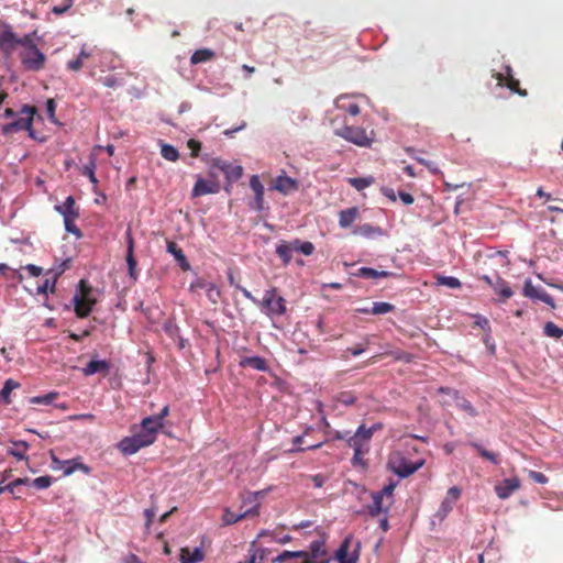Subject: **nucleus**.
Wrapping results in <instances>:
<instances>
[{
	"label": "nucleus",
	"instance_id": "nucleus-1",
	"mask_svg": "<svg viewBox=\"0 0 563 563\" xmlns=\"http://www.w3.org/2000/svg\"><path fill=\"white\" fill-rule=\"evenodd\" d=\"M36 113V108L25 104L18 112V117L10 123L3 124L1 128L3 135L14 134L20 131H27L30 136L33 137V118Z\"/></svg>",
	"mask_w": 563,
	"mask_h": 563
},
{
	"label": "nucleus",
	"instance_id": "nucleus-2",
	"mask_svg": "<svg viewBox=\"0 0 563 563\" xmlns=\"http://www.w3.org/2000/svg\"><path fill=\"white\" fill-rule=\"evenodd\" d=\"M265 495V490H260L255 493H250L245 497L244 501L254 503V506L250 509H246L245 511L241 514H235L231 511L229 508L224 509L222 520L225 525H233L239 521H241L244 518L251 517V516H257L260 512L261 504L258 501V498H262Z\"/></svg>",
	"mask_w": 563,
	"mask_h": 563
},
{
	"label": "nucleus",
	"instance_id": "nucleus-3",
	"mask_svg": "<svg viewBox=\"0 0 563 563\" xmlns=\"http://www.w3.org/2000/svg\"><path fill=\"white\" fill-rule=\"evenodd\" d=\"M96 300L91 298V287L85 279L79 282V291L74 297L75 312L79 318H86L92 310Z\"/></svg>",
	"mask_w": 563,
	"mask_h": 563
},
{
	"label": "nucleus",
	"instance_id": "nucleus-4",
	"mask_svg": "<svg viewBox=\"0 0 563 563\" xmlns=\"http://www.w3.org/2000/svg\"><path fill=\"white\" fill-rule=\"evenodd\" d=\"M334 133L335 135L357 146L368 147L373 143V132L367 134L366 130L360 126L344 125L341 129H336Z\"/></svg>",
	"mask_w": 563,
	"mask_h": 563
},
{
	"label": "nucleus",
	"instance_id": "nucleus-5",
	"mask_svg": "<svg viewBox=\"0 0 563 563\" xmlns=\"http://www.w3.org/2000/svg\"><path fill=\"white\" fill-rule=\"evenodd\" d=\"M275 287L265 291L261 306L266 309L268 316H282L286 312V300L283 297H276Z\"/></svg>",
	"mask_w": 563,
	"mask_h": 563
},
{
	"label": "nucleus",
	"instance_id": "nucleus-6",
	"mask_svg": "<svg viewBox=\"0 0 563 563\" xmlns=\"http://www.w3.org/2000/svg\"><path fill=\"white\" fill-rule=\"evenodd\" d=\"M46 56L36 47V45L30 46V48L23 49L21 53V63L25 69L31 71H38L44 68Z\"/></svg>",
	"mask_w": 563,
	"mask_h": 563
},
{
	"label": "nucleus",
	"instance_id": "nucleus-7",
	"mask_svg": "<svg viewBox=\"0 0 563 563\" xmlns=\"http://www.w3.org/2000/svg\"><path fill=\"white\" fill-rule=\"evenodd\" d=\"M424 464L423 460L411 463L399 455L390 457L388 465L391 471L400 477H408Z\"/></svg>",
	"mask_w": 563,
	"mask_h": 563
},
{
	"label": "nucleus",
	"instance_id": "nucleus-8",
	"mask_svg": "<svg viewBox=\"0 0 563 563\" xmlns=\"http://www.w3.org/2000/svg\"><path fill=\"white\" fill-rule=\"evenodd\" d=\"M376 427L366 429L364 424L360 426L356 432L347 438V444L353 451H368L369 441L374 434Z\"/></svg>",
	"mask_w": 563,
	"mask_h": 563
},
{
	"label": "nucleus",
	"instance_id": "nucleus-9",
	"mask_svg": "<svg viewBox=\"0 0 563 563\" xmlns=\"http://www.w3.org/2000/svg\"><path fill=\"white\" fill-rule=\"evenodd\" d=\"M522 295L529 299L542 301L552 308L555 306L553 298L543 288L536 287L531 279L525 280Z\"/></svg>",
	"mask_w": 563,
	"mask_h": 563
},
{
	"label": "nucleus",
	"instance_id": "nucleus-10",
	"mask_svg": "<svg viewBox=\"0 0 563 563\" xmlns=\"http://www.w3.org/2000/svg\"><path fill=\"white\" fill-rule=\"evenodd\" d=\"M299 188V181L295 178H291L283 172L282 175H278L271 185V189L276 190L284 196H287L291 192L297 191Z\"/></svg>",
	"mask_w": 563,
	"mask_h": 563
},
{
	"label": "nucleus",
	"instance_id": "nucleus-11",
	"mask_svg": "<svg viewBox=\"0 0 563 563\" xmlns=\"http://www.w3.org/2000/svg\"><path fill=\"white\" fill-rule=\"evenodd\" d=\"M494 77L499 86H506L512 92L518 93L521 97L527 96V90L519 87V80L512 76V69L510 66H506V74L496 73Z\"/></svg>",
	"mask_w": 563,
	"mask_h": 563
},
{
	"label": "nucleus",
	"instance_id": "nucleus-12",
	"mask_svg": "<svg viewBox=\"0 0 563 563\" xmlns=\"http://www.w3.org/2000/svg\"><path fill=\"white\" fill-rule=\"evenodd\" d=\"M302 560L310 563H322L327 561L329 563L328 552L323 540H316L310 544V551H306V555H302Z\"/></svg>",
	"mask_w": 563,
	"mask_h": 563
},
{
	"label": "nucleus",
	"instance_id": "nucleus-13",
	"mask_svg": "<svg viewBox=\"0 0 563 563\" xmlns=\"http://www.w3.org/2000/svg\"><path fill=\"white\" fill-rule=\"evenodd\" d=\"M351 542L352 538L346 537L336 550L335 559L339 563H357L360 544L357 543L354 552L350 554Z\"/></svg>",
	"mask_w": 563,
	"mask_h": 563
},
{
	"label": "nucleus",
	"instance_id": "nucleus-14",
	"mask_svg": "<svg viewBox=\"0 0 563 563\" xmlns=\"http://www.w3.org/2000/svg\"><path fill=\"white\" fill-rule=\"evenodd\" d=\"M211 168L221 170L229 180H238L242 177L243 168L239 165H233L227 161L214 158Z\"/></svg>",
	"mask_w": 563,
	"mask_h": 563
},
{
	"label": "nucleus",
	"instance_id": "nucleus-15",
	"mask_svg": "<svg viewBox=\"0 0 563 563\" xmlns=\"http://www.w3.org/2000/svg\"><path fill=\"white\" fill-rule=\"evenodd\" d=\"M439 394L448 395L450 396L455 402L456 406L465 411L468 416L475 417L477 416L476 409L473 407V405L465 398L460 397L459 391L449 387H440L438 389Z\"/></svg>",
	"mask_w": 563,
	"mask_h": 563
},
{
	"label": "nucleus",
	"instance_id": "nucleus-16",
	"mask_svg": "<svg viewBox=\"0 0 563 563\" xmlns=\"http://www.w3.org/2000/svg\"><path fill=\"white\" fill-rule=\"evenodd\" d=\"M220 185L217 180L203 179L198 177L192 188L191 196L194 198L201 197L209 194H218Z\"/></svg>",
	"mask_w": 563,
	"mask_h": 563
},
{
	"label": "nucleus",
	"instance_id": "nucleus-17",
	"mask_svg": "<svg viewBox=\"0 0 563 563\" xmlns=\"http://www.w3.org/2000/svg\"><path fill=\"white\" fill-rule=\"evenodd\" d=\"M520 488V481L518 477L505 478L495 485V492L500 499H507L516 490Z\"/></svg>",
	"mask_w": 563,
	"mask_h": 563
},
{
	"label": "nucleus",
	"instance_id": "nucleus-18",
	"mask_svg": "<svg viewBox=\"0 0 563 563\" xmlns=\"http://www.w3.org/2000/svg\"><path fill=\"white\" fill-rule=\"evenodd\" d=\"M18 46V36L9 25H0V51L12 52Z\"/></svg>",
	"mask_w": 563,
	"mask_h": 563
},
{
	"label": "nucleus",
	"instance_id": "nucleus-19",
	"mask_svg": "<svg viewBox=\"0 0 563 563\" xmlns=\"http://www.w3.org/2000/svg\"><path fill=\"white\" fill-rule=\"evenodd\" d=\"M460 497L461 489L456 486L451 487L439 508L438 515L441 518H444L453 509L454 504L459 500Z\"/></svg>",
	"mask_w": 563,
	"mask_h": 563
},
{
	"label": "nucleus",
	"instance_id": "nucleus-20",
	"mask_svg": "<svg viewBox=\"0 0 563 563\" xmlns=\"http://www.w3.org/2000/svg\"><path fill=\"white\" fill-rule=\"evenodd\" d=\"M120 451L126 455L136 453L140 449L146 446V441L141 440L134 434L132 437L123 438L118 444Z\"/></svg>",
	"mask_w": 563,
	"mask_h": 563
},
{
	"label": "nucleus",
	"instance_id": "nucleus-21",
	"mask_svg": "<svg viewBox=\"0 0 563 563\" xmlns=\"http://www.w3.org/2000/svg\"><path fill=\"white\" fill-rule=\"evenodd\" d=\"M126 264L129 268V275L131 278L136 279V260L134 257V240L130 232L126 231Z\"/></svg>",
	"mask_w": 563,
	"mask_h": 563
},
{
	"label": "nucleus",
	"instance_id": "nucleus-22",
	"mask_svg": "<svg viewBox=\"0 0 563 563\" xmlns=\"http://www.w3.org/2000/svg\"><path fill=\"white\" fill-rule=\"evenodd\" d=\"M372 504L367 506V511L371 517H377L380 514H386L390 506L377 492L372 494Z\"/></svg>",
	"mask_w": 563,
	"mask_h": 563
},
{
	"label": "nucleus",
	"instance_id": "nucleus-23",
	"mask_svg": "<svg viewBox=\"0 0 563 563\" xmlns=\"http://www.w3.org/2000/svg\"><path fill=\"white\" fill-rule=\"evenodd\" d=\"M268 554V549L256 547L255 542H252L245 561L238 563H264Z\"/></svg>",
	"mask_w": 563,
	"mask_h": 563
},
{
	"label": "nucleus",
	"instance_id": "nucleus-24",
	"mask_svg": "<svg viewBox=\"0 0 563 563\" xmlns=\"http://www.w3.org/2000/svg\"><path fill=\"white\" fill-rule=\"evenodd\" d=\"M55 210L63 216V218H78L79 211L76 207V201L73 196H68L63 205L55 206Z\"/></svg>",
	"mask_w": 563,
	"mask_h": 563
},
{
	"label": "nucleus",
	"instance_id": "nucleus-25",
	"mask_svg": "<svg viewBox=\"0 0 563 563\" xmlns=\"http://www.w3.org/2000/svg\"><path fill=\"white\" fill-rule=\"evenodd\" d=\"M239 365L242 368L251 367L253 369H256L258 372H267L268 365L265 358L261 356H245L242 357L239 362Z\"/></svg>",
	"mask_w": 563,
	"mask_h": 563
},
{
	"label": "nucleus",
	"instance_id": "nucleus-26",
	"mask_svg": "<svg viewBox=\"0 0 563 563\" xmlns=\"http://www.w3.org/2000/svg\"><path fill=\"white\" fill-rule=\"evenodd\" d=\"M12 446L8 448V454L14 456L19 461H27L26 452L30 444L23 440L11 441Z\"/></svg>",
	"mask_w": 563,
	"mask_h": 563
},
{
	"label": "nucleus",
	"instance_id": "nucleus-27",
	"mask_svg": "<svg viewBox=\"0 0 563 563\" xmlns=\"http://www.w3.org/2000/svg\"><path fill=\"white\" fill-rule=\"evenodd\" d=\"M110 369L109 362L104 360H91L86 367L82 368V373L85 376H90L97 373H103L107 375Z\"/></svg>",
	"mask_w": 563,
	"mask_h": 563
},
{
	"label": "nucleus",
	"instance_id": "nucleus-28",
	"mask_svg": "<svg viewBox=\"0 0 563 563\" xmlns=\"http://www.w3.org/2000/svg\"><path fill=\"white\" fill-rule=\"evenodd\" d=\"M167 252L170 253L183 271H188L190 264L187 261L183 250L173 241L167 242Z\"/></svg>",
	"mask_w": 563,
	"mask_h": 563
},
{
	"label": "nucleus",
	"instance_id": "nucleus-29",
	"mask_svg": "<svg viewBox=\"0 0 563 563\" xmlns=\"http://www.w3.org/2000/svg\"><path fill=\"white\" fill-rule=\"evenodd\" d=\"M286 245L289 246L291 252H299L306 256H309L314 252V245L309 241L295 239L292 241H286Z\"/></svg>",
	"mask_w": 563,
	"mask_h": 563
},
{
	"label": "nucleus",
	"instance_id": "nucleus-30",
	"mask_svg": "<svg viewBox=\"0 0 563 563\" xmlns=\"http://www.w3.org/2000/svg\"><path fill=\"white\" fill-rule=\"evenodd\" d=\"M205 553L200 548H195L194 551H190L188 548H183L180 550V562L181 563H199L203 561Z\"/></svg>",
	"mask_w": 563,
	"mask_h": 563
},
{
	"label": "nucleus",
	"instance_id": "nucleus-31",
	"mask_svg": "<svg viewBox=\"0 0 563 563\" xmlns=\"http://www.w3.org/2000/svg\"><path fill=\"white\" fill-rule=\"evenodd\" d=\"M360 216L358 208L352 207L340 211L339 224L341 228H349Z\"/></svg>",
	"mask_w": 563,
	"mask_h": 563
},
{
	"label": "nucleus",
	"instance_id": "nucleus-32",
	"mask_svg": "<svg viewBox=\"0 0 563 563\" xmlns=\"http://www.w3.org/2000/svg\"><path fill=\"white\" fill-rule=\"evenodd\" d=\"M335 107L339 110L345 111L351 115L355 117L360 113V107L357 103L352 101L350 98L341 96L335 100Z\"/></svg>",
	"mask_w": 563,
	"mask_h": 563
},
{
	"label": "nucleus",
	"instance_id": "nucleus-33",
	"mask_svg": "<svg viewBox=\"0 0 563 563\" xmlns=\"http://www.w3.org/2000/svg\"><path fill=\"white\" fill-rule=\"evenodd\" d=\"M492 288L496 294L501 296L503 301H506L514 295L509 284L500 276L496 277V280Z\"/></svg>",
	"mask_w": 563,
	"mask_h": 563
},
{
	"label": "nucleus",
	"instance_id": "nucleus-34",
	"mask_svg": "<svg viewBox=\"0 0 563 563\" xmlns=\"http://www.w3.org/2000/svg\"><path fill=\"white\" fill-rule=\"evenodd\" d=\"M393 273L387 271H377L371 267H361L357 271L356 276L367 278V279H376V278H386L391 276Z\"/></svg>",
	"mask_w": 563,
	"mask_h": 563
},
{
	"label": "nucleus",
	"instance_id": "nucleus-35",
	"mask_svg": "<svg viewBox=\"0 0 563 563\" xmlns=\"http://www.w3.org/2000/svg\"><path fill=\"white\" fill-rule=\"evenodd\" d=\"M216 57V53L210 48H201L194 52L190 57V63L197 65L200 63L209 62Z\"/></svg>",
	"mask_w": 563,
	"mask_h": 563
},
{
	"label": "nucleus",
	"instance_id": "nucleus-36",
	"mask_svg": "<svg viewBox=\"0 0 563 563\" xmlns=\"http://www.w3.org/2000/svg\"><path fill=\"white\" fill-rule=\"evenodd\" d=\"M19 387H20V384L18 382L13 380L12 378L7 379L3 384L1 391H0V400L5 405L11 404L10 395H11L12 390H14Z\"/></svg>",
	"mask_w": 563,
	"mask_h": 563
},
{
	"label": "nucleus",
	"instance_id": "nucleus-37",
	"mask_svg": "<svg viewBox=\"0 0 563 563\" xmlns=\"http://www.w3.org/2000/svg\"><path fill=\"white\" fill-rule=\"evenodd\" d=\"M66 465H65V470H64V475L65 476H69L71 475L74 472L76 471H81L86 474H88L90 472V467L87 466L86 464L84 463H80L78 462L77 460H66Z\"/></svg>",
	"mask_w": 563,
	"mask_h": 563
},
{
	"label": "nucleus",
	"instance_id": "nucleus-38",
	"mask_svg": "<svg viewBox=\"0 0 563 563\" xmlns=\"http://www.w3.org/2000/svg\"><path fill=\"white\" fill-rule=\"evenodd\" d=\"M164 423H161L155 416L146 417L142 420L141 427L144 430L151 431L155 435H157V432L159 429H162Z\"/></svg>",
	"mask_w": 563,
	"mask_h": 563
},
{
	"label": "nucleus",
	"instance_id": "nucleus-39",
	"mask_svg": "<svg viewBox=\"0 0 563 563\" xmlns=\"http://www.w3.org/2000/svg\"><path fill=\"white\" fill-rule=\"evenodd\" d=\"M276 254L279 256L284 265H288L292 258V252L286 245V241H280L276 246Z\"/></svg>",
	"mask_w": 563,
	"mask_h": 563
},
{
	"label": "nucleus",
	"instance_id": "nucleus-40",
	"mask_svg": "<svg viewBox=\"0 0 563 563\" xmlns=\"http://www.w3.org/2000/svg\"><path fill=\"white\" fill-rule=\"evenodd\" d=\"M353 233L365 238H371L374 234L380 233L379 228H375L372 224L364 223L354 228Z\"/></svg>",
	"mask_w": 563,
	"mask_h": 563
},
{
	"label": "nucleus",
	"instance_id": "nucleus-41",
	"mask_svg": "<svg viewBox=\"0 0 563 563\" xmlns=\"http://www.w3.org/2000/svg\"><path fill=\"white\" fill-rule=\"evenodd\" d=\"M161 154L166 161L169 162H176L179 158L178 150L175 146L166 143L162 144Z\"/></svg>",
	"mask_w": 563,
	"mask_h": 563
},
{
	"label": "nucleus",
	"instance_id": "nucleus-42",
	"mask_svg": "<svg viewBox=\"0 0 563 563\" xmlns=\"http://www.w3.org/2000/svg\"><path fill=\"white\" fill-rule=\"evenodd\" d=\"M437 284L438 285H442V286H446V287L452 288V289H456V288H460L462 286V284H461L459 278L453 277V276H442V275H438L437 276Z\"/></svg>",
	"mask_w": 563,
	"mask_h": 563
},
{
	"label": "nucleus",
	"instance_id": "nucleus-43",
	"mask_svg": "<svg viewBox=\"0 0 563 563\" xmlns=\"http://www.w3.org/2000/svg\"><path fill=\"white\" fill-rule=\"evenodd\" d=\"M543 332L549 338L560 339L563 336V329L559 328L554 322L548 321L544 324Z\"/></svg>",
	"mask_w": 563,
	"mask_h": 563
},
{
	"label": "nucleus",
	"instance_id": "nucleus-44",
	"mask_svg": "<svg viewBox=\"0 0 563 563\" xmlns=\"http://www.w3.org/2000/svg\"><path fill=\"white\" fill-rule=\"evenodd\" d=\"M471 445L477 451V453L483 459H486V460L490 461L493 464H498L499 463L497 454L487 451L486 449H484L481 444H478L476 442H472Z\"/></svg>",
	"mask_w": 563,
	"mask_h": 563
},
{
	"label": "nucleus",
	"instance_id": "nucleus-45",
	"mask_svg": "<svg viewBox=\"0 0 563 563\" xmlns=\"http://www.w3.org/2000/svg\"><path fill=\"white\" fill-rule=\"evenodd\" d=\"M302 555H306V551H284L276 558L272 560L273 563H283L287 561L288 559L294 558H300L302 559Z\"/></svg>",
	"mask_w": 563,
	"mask_h": 563
},
{
	"label": "nucleus",
	"instance_id": "nucleus-46",
	"mask_svg": "<svg viewBox=\"0 0 563 563\" xmlns=\"http://www.w3.org/2000/svg\"><path fill=\"white\" fill-rule=\"evenodd\" d=\"M395 309L394 305L389 302H374L371 308V313L373 314H385Z\"/></svg>",
	"mask_w": 563,
	"mask_h": 563
},
{
	"label": "nucleus",
	"instance_id": "nucleus-47",
	"mask_svg": "<svg viewBox=\"0 0 563 563\" xmlns=\"http://www.w3.org/2000/svg\"><path fill=\"white\" fill-rule=\"evenodd\" d=\"M396 488V483L390 482L388 485L384 486L379 492H377L384 499H386L388 506L393 504L394 490Z\"/></svg>",
	"mask_w": 563,
	"mask_h": 563
},
{
	"label": "nucleus",
	"instance_id": "nucleus-48",
	"mask_svg": "<svg viewBox=\"0 0 563 563\" xmlns=\"http://www.w3.org/2000/svg\"><path fill=\"white\" fill-rule=\"evenodd\" d=\"M349 183L357 190H363L372 185L373 178H364V177H357V178H350Z\"/></svg>",
	"mask_w": 563,
	"mask_h": 563
},
{
	"label": "nucleus",
	"instance_id": "nucleus-49",
	"mask_svg": "<svg viewBox=\"0 0 563 563\" xmlns=\"http://www.w3.org/2000/svg\"><path fill=\"white\" fill-rule=\"evenodd\" d=\"M53 483V478L48 475L36 477L32 481V485L37 489H46Z\"/></svg>",
	"mask_w": 563,
	"mask_h": 563
},
{
	"label": "nucleus",
	"instance_id": "nucleus-50",
	"mask_svg": "<svg viewBox=\"0 0 563 563\" xmlns=\"http://www.w3.org/2000/svg\"><path fill=\"white\" fill-rule=\"evenodd\" d=\"M77 218H65L64 219V225H65V230L69 233H73L74 235H76L77 238H81V231L80 229L75 224V220Z\"/></svg>",
	"mask_w": 563,
	"mask_h": 563
},
{
	"label": "nucleus",
	"instance_id": "nucleus-51",
	"mask_svg": "<svg viewBox=\"0 0 563 563\" xmlns=\"http://www.w3.org/2000/svg\"><path fill=\"white\" fill-rule=\"evenodd\" d=\"M250 187L254 191L258 198H261V195H264V186L262 185L260 177L257 175H253L250 179Z\"/></svg>",
	"mask_w": 563,
	"mask_h": 563
},
{
	"label": "nucleus",
	"instance_id": "nucleus-52",
	"mask_svg": "<svg viewBox=\"0 0 563 563\" xmlns=\"http://www.w3.org/2000/svg\"><path fill=\"white\" fill-rule=\"evenodd\" d=\"M135 435L141 440V442L146 441V446L153 444L156 440V435L151 431L141 429L140 432L135 433Z\"/></svg>",
	"mask_w": 563,
	"mask_h": 563
},
{
	"label": "nucleus",
	"instance_id": "nucleus-53",
	"mask_svg": "<svg viewBox=\"0 0 563 563\" xmlns=\"http://www.w3.org/2000/svg\"><path fill=\"white\" fill-rule=\"evenodd\" d=\"M206 295L212 303H217L220 299V289L211 283V285L206 289Z\"/></svg>",
	"mask_w": 563,
	"mask_h": 563
},
{
	"label": "nucleus",
	"instance_id": "nucleus-54",
	"mask_svg": "<svg viewBox=\"0 0 563 563\" xmlns=\"http://www.w3.org/2000/svg\"><path fill=\"white\" fill-rule=\"evenodd\" d=\"M73 4H74L73 0H64L62 4L54 5L52 8V13H54L56 15H62L65 12H67L73 7Z\"/></svg>",
	"mask_w": 563,
	"mask_h": 563
},
{
	"label": "nucleus",
	"instance_id": "nucleus-55",
	"mask_svg": "<svg viewBox=\"0 0 563 563\" xmlns=\"http://www.w3.org/2000/svg\"><path fill=\"white\" fill-rule=\"evenodd\" d=\"M187 146L191 151L190 152V156L191 157H198L199 156V152L201 150V143L199 141H197L195 139H190L187 142Z\"/></svg>",
	"mask_w": 563,
	"mask_h": 563
},
{
	"label": "nucleus",
	"instance_id": "nucleus-56",
	"mask_svg": "<svg viewBox=\"0 0 563 563\" xmlns=\"http://www.w3.org/2000/svg\"><path fill=\"white\" fill-rule=\"evenodd\" d=\"M55 283H56V277H54L52 284L49 282V279H45L42 285L37 286V292L44 294V295L47 294L48 290L51 292H53L55 290Z\"/></svg>",
	"mask_w": 563,
	"mask_h": 563
},
{
	"label": "nucleus",
	"instance_id": "nucleus-57",
	"mask_svg": "<svg viewBox=\"0 0 563 563\" xmlns=\"http://www.w3.org/2000/svg\"><path fill=\"white\" fill-rule=\"evenodd\" d=\"M95 161L92 159L89 165L84 167V175H86L92 184H97L98 180L95 175Z\"/></svg>",
	"mask_w": 563,
	"mask_h": 563
},
{
	"label": "nucleus",
	"instance_id": "nucleus-58",
	"mask_svg": "<svg viewBox=\"0 0 563 563\" xmlns=\"http://www.w3.org/2000/svg\"><path fill=\"white\" fill-rule=\"evenodd\" d=\"M101 82L106 87L114 88L121 85V81L115 76H106L101 78Z\"/></svg>",
	"mask_w": 563,
	"mask_h": 563
},
{
	"label": "nucleus",
	"instance_id": "nucleus-59",
	"mask_svg": "<svg viewBox=\"0 0 563 563\" xmlns=\"http://www.w3.org/2000/svg\"><path fill=\"white\" fill-rule=\"evenodd\" d=\"M211 283L205 280V279H201V278H198L197 280L192 282L190 284V290L191 291H196L198 289H202L206 291V289L208 288V286H210Z\"/></svg>",
	"mask_w": 563,
	"mask_h": 563
},
{
	"label": "nucleus",
	"instance_id": "nucleus-60",
	"mask_svg": "<svg viewBox=\"0 0 563 563\" xmlns=\"http://www.w3.org/2000/svg\"><path fill=\"white\" fill-rule=\"evenodd\" d=\"M339 401L345 406L353 405L356 401V397L352 393H341Z\"/></svg>",
	"mask_w": 563,
	"mask_h": 563
},
{
	"label": "nucleus",
	"instance_id": "nucleus-61",
	"mask_svg": "<svg viewBox=\"0 0 563 563\" xmlns=\"http://www.w3.org/2000/svg\"><path fill=\"white\" fill-rule=\"evenodd\" d=\"M55 111H56V103H55L54 99H48L46 101V112L52 122H56Z\"/></svg>",
	"mask_w": 563,
	"mask_h": 563
},
{
	"label": "nucleus",
	"instance_id": "nucleus-62",
	"mask_svg": "<svg viewBox=\"0 0 563 563\" xmlns=\"http://www.w3.org/2000/svg\"><path fill=\"white\" fill-rule=\"evenodd\" d=\"M164 330L170 338L178 336L179 328L173 322H166Z\"/></svg>",
	"mask_w": 563,
	"mask_h": 563
},
{
	"label": "nucleus",
	"instance_id": "nucleus-63",
	"mask_svg": "<svg viewBox=\"0 0 563 563\" xmlns=\"http://www.w3.org/2000/svg\"><path fill=\"white\" fill-rule=\"evenodd\" d=\"M82 65L84 62L77 56L67 63V68L71 71H78L81 69Z\"/></svg>",
	"mask_w": 563,
	"mask_h": 563
},
{
	"label": "nucleus",
	"instance_id": "nucleus-64",
	"mask_svg": "<svg viewBox=\"0 0 563 563\" xmlns=\"http://www.w3.org/2000/svg\"><path fill=\"white\" fill-rule=\"evenodd\" d=\"M55 398V394H48L43 397H33L31 398L32 404H49Z\"/></svg>",
	"mask_w": 563,
	"mask_h": 563
}]
</instances>
